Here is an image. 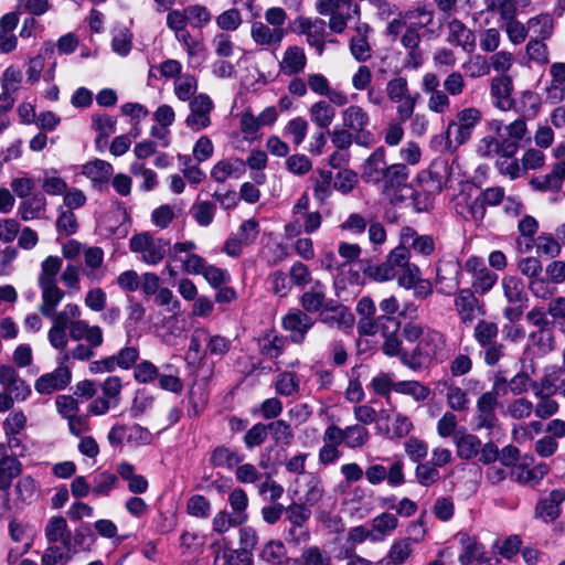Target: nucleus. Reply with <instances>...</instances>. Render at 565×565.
<instances>
[{"instance_id": "1", "label": "nucleus", "mask_w": 565, "mask_h": 565, "mask_svg": "<svg viewBox=\"0 0 565 565\" xmlns=\"http://www.w3.org/2000/svg\"><path fill=\"white\" fill-rule=\"evenodd\" d=\"M482 114L478 108L468 107L457 114V121L450 120L445 132V148L455 152L460 146L467 143L477 125L481 122Z\"/></svg>"}, {"instance_id": "2", "label": "nucleus", "mask_w": 565, "mask_h": 565, "mask_svg": "<svg viewBox=\"0 0 565 565\" xmlns=\"http://www.w3.org/2000/svg\"><path fill=\"white\" fill-rule=\"evenodd\" d=\"M409 169L405 163H392L387 164L382 174V186L383 193H393L394 201L401 203L404 201L403 195H398L403 189L412 190L411 198L417 200L419 192L413 188L412 183H408Z\"/></svg>"}, {"instance_id": "3", "label": "nucleus", "mask_w": 565, "mask_h": 565, "mask_svg": "<svg viewBox=\"0 0 565 565\" xmlns=\"http://www.w3.org/2000/svg\"><path fill=\"white\" fill-rule=\"evenodd\" d=\"M498 396L499 394L494 390L480 395L477 401V413L472 418L473 430H492L499 426V418L495 414Z\"/></svg>"}, {"instance_id": "4", "label": "nucleus", "mask_w": 565, "mask_h": 565, "mask_svg": "<svg viewBox=\"0 0 565 565\" xmlns=\"http://www.w3.org/2000/svg\"><path fill=\"white\" fill-rule=\"evenodd\" d=\"M563 502H565V489L551 490L547 495L539 499L534 509V518L546 524L553 523L561 515Z\"/></svg>"}, {"instance_id": "5", "label": "nucleus", "mask_w": 565, "mask_h": 565, "mask_svg": "<svg viewBox=\"0 0 565 565\" xmlns=\"http://www.w3.org/2000/svg\"><path fill=\"white\" fill-rule=\"evenodd\" d=\"M387 167L386 149L383 146L377 147L361 164V179L366 184H381L382 174Z\"/></svg>"}, {"instance_id": "6", "label": "nucleus", "mask_w": 565, "mask_h": 565, "mask_svg": "<svg viewBox=\"0 0 565 565\" xmlns=\"http://www.w3.org/2000/svg\"><path fill=\"white\" fill-rule=\"evenodd\" d=\"M191 113L185 119L188 127L200 130L211 124L210 113L213 109V102L206 94H199L190 102Z\"/></svg>"}, {"instance_id": "7", "label": "nucleus", "mask_w": 565, "mask_h": 565, "mask_svg": "<svg viewBox=\"0 0 565 565\" xmlns=\"http://www.w3.org/2000/svg\"><path fill=\"white\" fill-rule=\"evenodd\" d=\"M313 320L306 312L295 309L282 318V328L289 332L291 342L301 343L313 326Z\"/></svg>"}, {"instance_id": "8", "label": "nucleus", "mask_w": 565, "mask_h": 565, "mask_svg": "<svg viewBox=\"0 0 565 565\" xmlns=\"http://www.w3.org/2000/svg\"><path fill=\"white\" fill-rule=\"evenodd\" d=\"M113 171L108 161L96 158L83 166L82 174L90 180L95 190L103 191L107 189Z\"/></svg>"}, {"instance_id": "9", "label": "nucleus", "mask_w": 565, "mask_h": 565, "mask_svg": "<svg viewBox=\"0 0 565 565\" xmlns=\"http://www.w3.org/2000/svg\"><path fill=\"white\" fill-rule=\"evenodd\" d=\"M72 374L63 363L53 372L41 375L35 382V390L40 394H51L63 390L71 381Z\"/></svg>"}, {"instance_id": "10", "label": "nucleus", "mask_w": 565, "mask_h": 565, "mask_svg": "<svg viewBox=\"0 0 565 565\" xmlns=\"http://www.w3.org/2000/svg\"><path fill=\"white\" fill-rule=\"evenodd\" d=\"M512 92L511 76L502 75L491 81V95L497 99L494 106L500 110H510L514 107L515 100L511 97Z\"/></svg>"}, {"instance_id": "11", "label": "nucleus", "mask_w": 565, "mask_h": 565, "mask_svg": "<svg viewBox=\"0 0 565 565\" xmlns=\"http://www.w3.org/2000/svg\"><path fill=\"white\" fill-rule=\"evenodd\" d=\"M258 558L267 565H288L291 561L284 542L280 540L266 542L259 551Z\"/></svg>"}, {"instance_id": "12", "label": "nucleus", "mask_w": 565, "mask_h": 565, "mask_svg": "<svg viewBox=\"0 0 565 565\" xmlns=\"http://www.w3.org/2000/svg\"><path fill=\"white\" fill-rule=\"evenodd\" d=\"M455 307L463 322L473 320L476 308H478L479 312L484 313V311H481L483 305L479 306V300L470 288L459 290L455 298Z\"/></svg>"}, {"instance_id": "13", "label": "nucleus", "mask_w": 565, "mask_h": 565, "mask_svg": "<svg viewBox=\"0 0 565 565\" xmlns=\"http://www.w3.org/2000/svg\"><path fill=\"white\" fill-rule=\"evenodd\" d=\"M401 239L408 243L412 239L414 250L423 256H430L435 253V241L431 235H418L412 226H404L401 230Z\"/></svg>"}, {"instance_id": "14", "label": "nucleus", "mask_w": 565, "mask_h": 565, "mask_svg": "<svg viewBox=\"0 0 565 565\" xmlns=\"http://www.w3.org/2000/svg\"><path fill=\"white\" fill-rule=\"evenodd\" d=\"M116 472L122 480L127 481V488L131 493L141 494L148 490V480L143 476L136 473L134 465L127 461L119 462L116 467Z\"/></svg>"}, {"instance_id": "15", "label": "nucleus", "mask_w": 565, "mask_h": 565, "mask_svg": "<svg viewBox=\"0 0 565 565\" xmlns=\"http://www.w3.org/2000/svg\"><path fill=\"white\" fill-rule=\"evenodd\" d=\"M454 444L457 448V456L460 459L471 460L478 457L482 443L475 434L461 431L454 436Z\"/></svg>"}, {"instance_id": "16", "label": "nucleus", "mask_w": 565, "mask_h": 565, "mask_svg": "<svg viewBox=\"0 0 565 565\" xmlns=\"http://www.w3.org/2000/svg\"><path fill=\"white\" fill-rule=\"evenodd\" d=\"M448 42L460 45L463 50H473L476 44V35L471 30L467 29L463 22L457 18H454L448 22Z\"/></svg>"}, {"instance_id": "17", "label": "nucleus", "mask_w": 565, "mask_h": 565, "mask_svg": "<svg viewBox=\"0 0 565 565\" xmlns=\"http://www.w3.org/2000/svg\"><path fill=\"white\" fill-rule=\"evenodd\" d=\"M307 64V57L302 47L294 45L288 46L284 53L281 70L285 75H295L301 73Z\"/></svg>"}, {"instance_id": "18", "label": "nucleus", "mask_w": 565, "mask_h": 565, "mask_svg": "<svg viewBox=\"0 0 565 565\" xmlns=\"http://www.w3.org/2000/svg\"><path fill=\"white\" fill-rule=\"evenodd\" d=\"M45 537L50 543L61 541L66 548H70L71 531L66 520L60 515L52 516L45 526Z\"/></svg>"}, {"instance_id": "19", "label": "nucleus", "mask_w": 565, "mask_h": 565, "mask_svg": "<svg viewBox=\"0 0 565 565\" xmlns=\"http://www.w3.org/2000/svg\"><path fill=\"white\" fill-rule=\"evenodd\" d=\"M499 332L498 326L494 322L479 320L475 328V337L481 347L490 345L484 353H501L502 344L499 347L492 344L493 339L497 338Z\"/></svg>"}, {"instance_id": "20", "label": "nucleus", "mask_w": 565, "mask_h": 565, "mask_svg": "<svg viewBox=\"0 0 565 565\" xmlns=\"http://www.w3.org/2000/svg\"><path fill=\"white\" fill-rule=\"evenodd\" d=\"M398 525L397 518L388 512L381 513L371 521V542H381Z\"/></svg>"}, {"instance_id": "21", "label": "nucleus", "mask_w": 565, "mask_h": 565, "mask_svg": "<svg viewBox=\"0 0 565 565\" xmlns=\"http://www.w3.org/2000/svg\"><path fill=\"white\" fill-rule=\"evenodd\" d=\"M39 287L42 290L40 311L44 317H51L65 294L56 282L39 284Z\"/></svg>"}, {"instance_id": "22", "label": "nucleus", "mask_w": 565, "mask_h": 565, "mask_svg": "<svg viewBox=\"0 0 565 565\" xmlns=\"http://www.w3.org/2000/svg\"><path fill=\"white\" fill-rule=\"evenodd\" d=\"M413 547L409 539L394 541L385 557L376 565H403L412 555Z\"/></svg>"}, {"instance_id": "23", "label": "nucleus", "mask_w": 565, "mask_h": 565, "mask_svg": "<svg viewBox=\"0 0 565 565\" xmlns=\"http://www.w3.org/2000/svg\"><path fill=\"white\" fill-rule=\"evenodd\" d=\"M213 565H254V554L245 550L226 547L217 552Z\"/></svg>"}, {"instance_id": "24", "label": "nucleus", "mask_w": 565, "mask_h": 565, "mask_svg": "<svg viewBox=\"0 0 565 565\" xmlns=\"http://www.w3.org/2000/svg\"><path fill=\"white\" fill-rule=\"evenodd\" d=\"M45 196L38 192L20 202L18 213L23 221H30L40 217V214L45 210Z\"/></svg>"}, {"instance_id": "25", "label": "nucleus", "mask_w": 565, "mask_h": 565, "mask_svg": "<svg viewBox=\"0 0 565 565\" xmlns=\"http://www.w3.org/2000/svg\"><path fill=\"white\" fill-rule=\"evenodd\" d=\"M428 178H430V185L425 189L426 193H440L444 189L445 178L448 173V162L445 159H434L429 167L425 169Z\"/></svg>"}, {"instance_id": "26", "label": "nucleus", "mask_w": 565, "mask_h": 565, "mask_svg": "<svg viewBox=\"0 0 565 565\" xmlns=\"http://www.w3.org/2000/svg\"><path fill=\"white\" fill-rule=\"evenodd\" d=\"M138 355H109L99 361H93L89 370L93 373L113 372L118 365L122 369H129L137 360Z\"/></svg>"}, {"instance_id": "27", "label": "nucleus", "mask_w": 565, "mask_h": 565, "mask_svg": "<svg viewBox=\"0 0 565 565\" xmlns=\"http://www.w3.org/2000/svg\"><path fill=\"white\" fill-rule=\"evenodd\" d=\"M529 341L531 344L525 348L523 353H548L554 350V339L550 328L531 332Z\"/></svg>"}, {"instance_id": "28", "label": "nucleus", "mask_w": 565, "mask_h": 565, "mask_svg": "<svg viewBox=\"0 0 565 565\" xmlns=\"http://www.w3.org/2000/svg\"><path fill=\"white\" fill-rule=\"evenodd\" d=\"M502 288H503V294L509 302H512V303L529 302V298L525 292V285L520 277H516V276L503 277Z\"/></svg>"}, {"instance_id": "29", "label": "nucleus", "mask_w": 565, "mask_h": 565, "mask_svg": "<svg viewBox=\"0 0 565 565\" xmlns=\"http://www.w3.org/2000/svg\"><path fill=\"white\" fill-rule=\"evenodd\" d=\"M244 460V455L238 454L237 451L232 450L226 446H217L212 452L210 457L211 466L215 468H227L232 469L235 465L242 462Z\"/></svg>"}, {"instance_id": "30", "label": "nucleus", "mask_w": 565, "mask_h": 565, "mask_svg": "<svg viewBox=\"0 0 565 565\" xmlns=\"http://www.w3.org/2000/svg\"><path fill=\"white\" fill-rule=\"evenodd\" d=\"M335 109L326 100H319L310 107L311 120L321 129L330 134L329 126L333 121Z\"/></svg>"}, {"instance_id": "31", "label": "nucleus", "mask_w": 565, "mask_h": 565, "mask_svg": "<svg viewBox=\"0 0 565 565\" xmlns=\"http://www.w3.org/2000/svg\"><path fill=\"white\" fill-rule=\"evenodd\" d=\"M444 348V335L439 331L427 328L412 353H440Z\"/></svg>"}, {"instance_id": "32", "label": "nucleus", "mask_w": 565, "mask_h": 565, "mask_svg": "<svg viewBox=\"0 0 565 565\" xmlns=\"http://www.w3.org/2000/svg\"><path fill=\"white\" fill-rule=\"evenodd\" d=\"M384 321L388 322V324L384 323L383 330L381 331V334L384 338L382 345L383 353H402V341L398 337L401 323L394 324L392 320L388 321L387 319H384Z\"/></svg>"}, {"instance_id": "33", "label": "nucleus", "mask_w": 565, "mask_h": 565, "mask_svg": "<svg viewBox=\"0 0 565 565\" xmlns=\"http://www.w3.org/2000/svg\"><path fill=\"white\" fill-rule=\"evenodd\" d=\"M463 551L460 553L458 561L461 565H470L473 562H477L478 565H484L487 559L484 557V547L482 544L471 541L470 539H467L466 542H463Z\"/></svg>"}, {"instance_id": "34", "label": "nucleus", "mask_w": 565, "mask_h": 565, "mask_svg": "<svg viewBox=\"0 0 565 565\" xmlns=\"http://www.w3.org/2000/svg\"><path fill=\"white\" fill-rule=\"evenodd\" d=\"M381 315L377 316L380 319L381 324L383 326L388 324V322L384 321V319H387L388 321L392 320L393 323H401L398 317H405L406 311L402 310L399 311V301L395 296H391L388 298H385L380 301L379 303Z\"/></svg>"}, {"instance_id": "35", "label": "nucleus", "mask_w": 565, "mask_h": 565, "mask_svg": "<svg viewBox=\"0 0 565 565\" xmlns=\"http://www.w3.org/2000/svg\"><path fill=\"white\" fill-rule=\"evenodd\" d=\"M370 122L367 113L360 106L351 105L343 111V125L352 130H361Z\"/></svg>"}, {"instance_id": "36", "label": "nucleus", "mask_w": 565, "mask_h": 565, "mask_svg": "<svg viewBox=\"0 0 565 565\" xmlns=\"http://www.w3.org/2000/svg\"><path fill=\"white\" fill-rule=\"evenodd\" d=\"M118 477L111 472L103 471L94 476L92 493L96 497H108L117 487Z\"/></svg>"}, {"instance_id": "37", "label": "nucleus", "mask_w": 565, "mask_h": 565, "mask_svg": "<svg viewBox=\"0 0 565 565\" xmlns=\"http://www.w3.org/2000/svg\"><path fill=\"white\" fill-rule=\"evenodd\" d=\"M267 429L277 445L289 446L294 440V430L286 420L271 422L267 425Z\"/></svg>"}, {"instance_id": "38", "label": "nucleus", "mask_w": 565, "mask_h": 565, "mask_svg": "<svg viewBox=\"0 0 565 565\" xmlns=\"http://www.w3.org/2000/svg\"><path fill=\"white\" fill-rule=\"evenodd\" d=\"M392 388L396 393L411 395L418 402L427 399L430 394V390L417 381H399L393 383Z\"/></svg>"}, {"instance_id": "39", "label": "nucleus", "mask_w": 565, "mask_h": 565, "mask_svg": "<svg viewBox=\"0 0 565 565\" xmlns=\"http://www.w3.org/2000/svg\"><path fill=\"white\" fill-rule=\"evenodd\" d=\"M319 180L313 186V196L319 203H324L332 195V172L330 170L319 169Z\"/></svg>"}, {"instance_id": "40", "label": "nucleus", "mask_w": 565, "mask_h": 565, "mask_svg": "<svg viewBox=\"0 0 565 565\" xmlns=\"http://www.w3.org/2000/svg\"><path fill=\"white\" fill-rule=\"evenodd\" d=\"M359 181L358 173L352 169H343L335 174L333 189L347 195L353 191Z\"/></svg>"}, {"instance_id": "41", "label": "nucleus", "mask_w": 565, "mask_h": 565, "mask_svg": "<svg viewBox=\"0 0 565 565\" xmlns=\"http://www.w3.org/2000/svg\"><path fill=\"white\" fill-rule=\"evenodd\" d=\"M323 492L324 489L322 480L315 475H310L306 483L303 503L309 508L317 504L322 499Z\"/></svg>"}, {"instance_id": "42", "label": "nucleus", "mask_w": 565, "mask_h": 565, "mask_svg": "<svg viewBox=\"0 0 565 565\" xmlns=\"http://www.w3.org/2000/svg\"><path fill=\"white\" fill-rule=\"evenodd\" d=\"M561 243L550 233H541L536 239V253L551 258L561 254Z\"/></svg>"}, {"instance_id": "43", "label": "nucleus", "mask_w": 565, "mask_h": 565, "mask_svg": "<svg viewBox=\"0 0 565 565\" xmlns=\"http://www.w3.org/2000/svg\"><path fill=\"white\" fill-rule=\"evenodd\" d=\"M286 519L290 525H307L311 510L305 503H291L285 509Z\"/></svg>"}, {"instance_id": "44", "label": "nucleus", "mask_w": 565, "mask_h": 565, "mask_svg": "<svg viewBox=\"0 0 565 565\" xmlns=\"http://www.w3.org/2000/svg\"><path fill=\"white\" fill-rule=\"evenodd\" d=\"M186 22L190 21L193 28H203L211 21V12L205 6L191 4L184 8Z\"/></svg>"}, {"instance_id": "45", "label": "nucleus", "mask_w": 565, "mask_h": 565, "mask_svg": "<svg viewBox=\"0 0 565 565\" xmlns=\"http://www.w3.org/2000/svg\"><path fill=\"white\" fill-rule=\"evenodd\" d=\"M62 259L57 256H47L41 264L39 284L56 282V275L61 270Z\"/></svg>"}, {"instance_id": "46", "label": "nucleus", "mask_w": 565, "mask_h": 565, "mask_svg": "<svg viewBox=\"0 0 565 565\" xmlns=\"http://www.w3.org/2000/svg\"><path fill=\"white\" fill-rule=\"evenodd\" d=\"M529 289L536 298L548 299L556 291V286L543 274L529 282Z\"/></svg>"}, {"instance_id": "47", "label": "nucleus", "mask_w": 565, "mask_h": 565, "mask_svg": "<svg viewBox=\"0 0 565 565\" xmlns=\"http://www.w3.org/2000/svg\"><path fill=\"white\" fill-rule=\"evenodd\" d=\"M170 247V241L163 237H159L157 239H151V245L149 246L148 253L142 255V259L147 264L156 265L159 264L166 253Z\"/></svg>"}, {"instance_id": "48", "label": "nucleus", "mask_w": 565, "mask_h": 565, "mask_svg": "<svg viewBox=\"0 0 565 565\" xmlns=\"http://www.w3.org/2000/svg\"><path fill=\"white\" fill-rule=\"evenodd\" d=\"M242 14L238 9L231 8L216 17L217 26L226 32L236 31L242 24Z\"/></svg>"}, {"instance_id": "49", "label": "nucleus", "mask_w": 565, "mask_h": 565, "mask_svg": "<svg viewBox=\"0 0 565 565\" xmlns=\"http://www.w3.org/2000/svg\"><path fill=\"white\" fill-rule=\"evenodd\" d=\"M228 502L236 518H244V523L247 521L246 508L248 505V498L246 492L241 489H234L228 495Z\"/></svg>"}, {"instance_id": "50", "label": "nucleus", "mask_w": 565, "mask_h": 565, "mask_svg": "<svg viewBox=\"0 0 565 565\" xmlns=\"http://www.w3.org/2000/svg\"><path fill=\"white\" fill-rule=\"evenodd\" d=\"M369 439V431L360 425L349 426L344 429V443L350 448L362 447Z\"/></svg>"}, {"instance_id": "51", "label": "nucleus", "mask_w": 565, "mask_h": 565, "mask_svg": "<svg viewBox=\"0 0 565 565\" xmlns=\"http://www.w3.org/2000/svg\"><path fill=\"white\" fill-rule=\"evenodd\" d=\"M186 512L192 516L205 519L210 515L211 503L204 495L194 494L188 500Z\"/></svg>"}, {"instance_id": "52", "label": "nucleus", "mask_w": 565, "mask_h": 565, "mask_svg": "<svg viewBox=\"0 0 565 565\" xmlns=\"http://www.w3.org/2000/svg\"><path fill=\"white\" fill-rule=\"evenodd\" d=\"M267 435V425L257 423L246 431L243 440L246 448L252 450L255 447L260 446L266 440Z\"/></svg>"}, {"instance_id": "53", "label": "nucleus", "mask_w": 565, "mask_h": 565, "mask_svg": "<svg viewBox=\"0 0 565 565\" xmlns=\"http://www.w3.org/2000/svg\"><path fill=\"white\" fill-rule=\"evenodd\" d=\"M111 49L116 54L127 56L132 49V33L128 29L120 30L113 36Z\"/></svg>"}, {"instance_id": "54", "label": "nucleus", "mask_w": 565, "mask_h": 565, "mask_svg": "<svg viewBox=\"0 0 565 565\" xmlns=\"http://www.w3.org/2000/svg\"><path fill=\"white\" fill-rule=\"evenodd\" d=\"M326 296L322 291H305L300 298V303L306 312H318L324 307Z\"/></svg>"}, {"instance_id": "55", "label": "nucleus", "mask_w": 565, "mask_h": 565, "mask_svg": "<svg viewBox=\"0 0 565 565\" xmlns=\"http://www.w3.org/2000/svg\"><path fill=\"white\" fill-rule=\"evenodd\" d=\"M193 207H195L193 218L200 226L206 227L212 224L216 211V206L212 202L203 201Z\"/></svg>"}, {"instance_id": "56", "label": "nucleus", "mask_w": 565, "mask_h": 565, "mask_svg": "<svg viewBox=\"0 0 565 565\" xmlns=\"http://www.w3.org/2000/svg\"><path fill=\"white\" fill-rule=\"evenodd\" d=\"M78 222L73 211L60 210L56 218V231L57 233H65L66 235H73L78 230Z\"/></svg>"}, {"instance_id": "57", "label": "nucleus", "mask_w": 565, "mask_h": 565, "mask_svg": "<svg viewBox=\"0 0 565 565\" xmlns=\"http://www.w3.org/2000/svg\"><path fill=\"white\" fill-rule=\"evenodd\" d=\"M244 523V518H236L230 515L226 511H220L212 520L213 530L223 534L230 530L231 526H237Z\"/></svg>"}, {"instance_id": "58", "label": "nucleus", "mask_w": 565, "mask_h": 565, "mask_svg": "<svg viewBox=\"0 0 565 565\" xmlns=\"http://www.w3.org/2000/svg\"><path fill=\"white\" fill-rule=\"evenodd\" d=\"M415 476L419 484L429 487L439 479V471L430 462L418 463L415 469Z\"/></svg>"}, {"instance_id": "59", "label": "nucleus", "mask_w": 565, "mask_h": 565, "mask_svg": "<svg viewBox=\"0 0 565 565\" xmlns=\"http://www.w3.org/2000/svg\"><path fill=\"white\" fill-rule=\"evenodd\" d=\"M303 565H331L330 556L318 546H308L301 553Z\"/></svg>"}, {"instance_id": "60", "label": "nucleus", "mask_w": 565, "mask_h": 565, "mask_svg": "<svg viewBox=\"0 0 565 565\" xmlns=\"http://www.w3.org/2000/svg\"><path fill=\"white\" fill-rule=\"evenodd\" d=\"M526 54L530 60L541 65L548 63L547 45L542 40H530L526 44Z\"/></svg>"}, {"instance_id": "61", "label": "nucleus", "mask_w": 565, "mask_h": 565, "mask_svg": "<svg viewBox=\"0 0 565 565\" xmlns=\"http://www.w3.org/2000/svg\"><path fill=\"white\" fill-rule=\"evenodd\" d=\"M1 88L3 90H12L15 93L20 88L22 82V72L20 68L11 65L4 70L1 75Z\"/></svg>"}, {"instance_id": "62", "label": "nucleus", "mask_w": 565, "mask_h": 565, "mask_svg": "<svg viewBox=\"0 0 565 565\" xmlns=\"http://www.w3.org/2000/svg\"><path fill=\"white\" fill-rule=\"evenodd\" d=\"M405 452L414 462H418L426 458L428 454V445L416 437H411L405 441Z\"/></svg>"}, {"instance_id": "63", "label": "nucleus", "mask_w": 565, "mask_h": 565, "mask_svg": "<svg viewBox=\"0 0 565 565\" xmlns=\"http://www.w3.org/2000/svg\"><path fill=\"white\" fill-rule=\"evenodd\" d=\"M498 280V275L491 271L489 268L483 270L477 277L473 278L472 287L475 291L481 295L489 292Z\"/></svg>"}, {"instance_id": "64", "label": "nucleus", "mask_w": 565, "mask_h": 565, "mask_svg": "<svg viewBox=\"0 0 565 565\" xmlns=\"http://www.w3.org/2000/svg\"><path fill=\"white\" fill-rule=\"evenodd\" d=\"M202 276L212 288H218L230 280L227 270L214 265H207Z\"/></svg>"}]
</instances>
